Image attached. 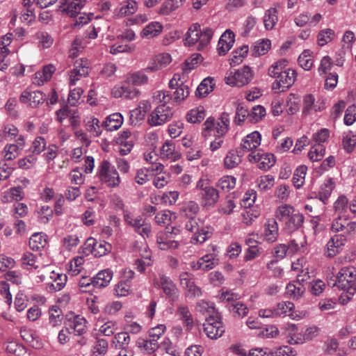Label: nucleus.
<instances>
[{
    "label": "nucleus",
    "instance_id": "1",
    "mask_svg": "<svg viewBox=\"0 0 356 356\" xmlns=\"http://www.w3.org/2000/svg\"><path fill=\"white\" fill-rule=\"evenodd\" d=\"M199 209L198 204L194 201L186 202L181 209V215L188 218L185 223V228L193 233L191 238L193 243H202L211 236L209 227H205L203 222L195 218Z\"/></svg>",
    "mask_w": 356,
    "mask_h": 356
},
{
    "label": "nucleus",
    "instance_id": "2",
    "mask_svg": "<svg viewBox=\"0 0 356 356\" xmlns=\"http://www.w3.org/2000/svg\"><path fill=\"white\" fill-rule=\"evenodd\" d=\"M275 216L280 222L284 223L283 230L288 234L299 229L305 221L303 214L290 204L278 207L275 211Z\"/></svg>",
    "mask_w": 356,
    "mask_h": 356
},
{
    "label": "nucleus",
    "instance_id": "3",
    "mask_svg": "<svg viewBox=\"0 0 356 356\" xmlns=\"http://www.w3.org/2000/svg\"><path fill=\"white\" fill-rule=\"evenodd\" d=\"M229 116L227 113H222L221 116L215 120L214 118L209 117L204 123V131H215V136L217 137L215 140L211 143L210 149L211 151H215L220 148L223 143V140L221 137L225 136L229 127Z\"/></svg>",
    "mask_w": 356,
    "mask_h": 356
},
{
    "label": "nucleus",
    "instance_id": "4",
    "mask_svg": "<svg viewBox=\"0 0 356 356\" xmlns=\"http://www.w3.org/2000/svg\"><path fill=\"white\" fill-rule=\"evenodd\" d=\"M213 32L210 28L201 29L200 26L194 24L190 26L184 39V44L187 46L197 44V49L202 50L209 44Z\"/></svg>",
    "mask_w": 356,
    "mask_h": 356
},
{
    "label": "nucleus",
    "instance_id": "5",
    "mask_svg": "<svg viewBox=\"0 0 356 356\" xmlns=\"http://www.w3.org/2000/svg\"><path fill=\"white\" fill-rule=\"evenodd\" d=\"M330 230L347 241L356 234V221L348 216L339 215L332 220Z\"/></svg>",
    "mask_w": 356,
    "mask_h": 356
},
{
    "label": "nucleus",
    "instance_id": "6",
    "mask_svg": "<svg viewBox=\"0 0 356 356\" xmlns=\"http://www.w3.org/2000/svg\"><path fill=\"white\" fill-rule=\"evenodd\" d=\"M97 177L99 181L108 188H116L121 183V178L115 167L108 161L103 160L97 170Z\"/></svg>",
    "mask_w": 356,
    "mask_h": 356
},
{
    "label": "nucleus",
    "instance_id": "7",
    "mask_svg": "<svg viewBox=\"0 0 356 356\" xmlns=\"http://www.w3.org/2000/svg\"><path fill=\"white\" fill-rule=\"evenodd\" d=\"M356 280V269L353 266L343 267L337 273L333 286L346 291L350 296L354 295L352 286Z\"/></svg>",
    "mask_w": 356,
    "mask_h": 356
},
{
    "label": "nucleus",
    "instance_id": "8",
    "mask_svg": "<svg viewBox=\"0 0 356 356\" xmlns=\"http://www.w3.org/2000/svg\"><path fill=\"white\" fill-rule=\"evenodd\" d=\"M180 233L178 228L166 227L164 232H159L156 235V243L162 250H175L178 248L179 242L175 239Z\"/></svg>",
    "mask_w": 356,
    "mask_h": 356
},
{
    "label": "nucleus",
    "instance_id": "9",
    "mask_svg": "<svg viewBox=\"0 0 356 356\" xmlns=\"http://www.w3.org/2000/svg\"><path fill=\"white\" fill-rule=\"evenodd\" d=\"M203 332L211 339H217L225 332V327L220 314L206 317L203 323Z\"/></svg>",
    "mask_w": 356,
    "mask_h": 356
},
{
    "label": "nucleus",
    "instance_id": "10",
    "mask_svg": "<svg viewBox=\"0 0 356 356\" xmlns=\"http://www.w3.org/2000/svg\"><path fill=\"white\" fill-rule=\"evenodd\" d=\"M153 285L155 288L161 289L166 297L172 301H175L178 297V289L168 276L163 274H159L153 280Z\"/></svg>",
    "mask_w": 356,
    "mask_h": 356
},
{
    "label": "nucleus",
    "instance_id": "11",
    "mask_svg": "<svg viewBox=\"0 0 356 356\" xmlns=\"http://www.w3.org/2000/svg\"><path fill=\"white\" fill-rule=\"evenodd\" d=\"M229 76L225 77L226 83L233 86L242 87L248 84L252 79V72L248 66L231 72Z\"/></svg>",
    "mask_w": 356,
    "mask_h": 356
},
{
    "label": "nucleus",
    "instance_id": "12",
    "mask_svg": "<svg viewBox=\"0 0 356 356\" xmlns=\"http://www.w3.org/2000/svg\"><path fill=\"white\" fill-rule=\"evenodd\" d=\"M173 115L172 108L165 104L158 106L148 118L151 126H160L170 121Z\"/></svg>",
    "mask_w": 356,
    "mask_h": 356
},
{
    "label": "nucleus",
    "instance_id": "13",
    "mask_svg": "<svg viewBox=\"0 0 356 356\" xmlns=\"http://www.w3.org/2000/svg\"><path fill=\"white\" fill-rule=\"evenodd\" d=\"M297 74L294 70L287 68L282 74L275 76V81L273 83V90L275 92H281L288 90L294 83Z\"/></svg>",
    "mask_w": 356,
    "mask_h": 356
},
{
    "label": "nucleus",
    "instance_id": "14",
    "mask_svg": "<svg viewBox=\"0 0 356 356\" xmlns=\"http://www.w3.org/2000/svg\"><path fill=\"white\" fill-rule=\"evenodd\" d=\"M90 72V64L87 59H78L74 63V67L69 72L70 86L76 85V82L82 77L88 75Z\"/></svg>",
    "mask_w": 356,
    "mask_h": 356
},
{
    "label": "nucleus",
    "instance_id": "15",
    "mask_svg": "<svg viewBox=\"0 0 356 356\" xmlns=\"http://www.w3.org/2000/svg\"><path fill=\"white\" fill-rule=\"evenodd\" d=\"M83 249L85 254L91 253L96 257H100L111 251V245L104 241L97 242L95 238H89L85 242Z\"/></svg>",
    "mask_w": 356,
    "mask_h": 356
},
{
    "label": "nucleus",
    "instance_id": "16",
    "mask_svg": "<svg viewBox=\"0 0 356 356\" xmlns=\"http://www.w3.org/2000/svg\"><path fill=\"white\" fill-rule=\"evenodd\" d=\"M248 160L252 163H257L259 168L268 170L275 163V158L273 154L258 151L251 152L248 155Z\"/></svg>",
    "mask_w": 356,
    "mask_h": 356
},
{
    "label": "nucleus",
    "instance_id": "17",
    "mask_svg": "<svg viewBox=\"0 0 356 356\" xmlns=\"http://www.w3.org/2000/svg\"><path fill=\"white\" fill-rule=\"evenodd\" d=\"M26 145L25 138L20 135L15 139V143L6 145L2 154L5 161H12L15 159L24 149Z\"/></svg>",
    "mask_w": 356,
    "mask_h": 356
},
{
    "label": "nucleus",
    "instance_id": "18",
    "mask_svg": "<svg viewBox=\"0 0 356 356\" xmlns=\"http://www.w3.org/2000/svg\"><path fill=\"white\" fill-rule=\"evenodd\" d=\"M218 264V259L215 253L207 254L200 258L196 262L191 263L194 270L209 271Z\"/></svg>",
    "mask_w": 356,
    "mask_h": 356
},
{
    "label": "nucleus",
    "instance_id": "19",
    "mask_svg": "<svg viewBox=\"0 0 356 356\" xmlns=\"http://www.w3.org/2000/svg\"><path fill=\"white\" fill-rule=\"evenodd\" d=\"M45 98V94L41 91H29L25 90L22 92L19 101L23 104L29 103L32 108H36L44 102Z\"/></svg>",
    "mask_w": 356,
    "mask_h": 356
},
{
    "label": "nucleus",
    "instance_id": "20",
    "mask_svg": "<svg viewBox=\"0 0 356 356\" xmlns=\"http://www.w3.org/2000/svg\"><path fill=\"white\" fill-rule=\"evenodd\" d=\"M325 109V104L321 99L316 100L312 94L306 95L303 99L302 113L309 115L314 112L321 111Z\"/></svg>",
    "mask_w": 356,
    "mask_h": 356
},
{
    "label": "nucleus",
    "instance_id": "21",
    "mask_svg": "<svg viewBox=\"0 0 356 356\" xmlns=\"http://www.w3.org/2000/svg\"><path fill=\"white\" fill-rule=\"evenodd\" d=\"M346 241L341 236L334 235L326 244L325 255L327 257L332 258L340 252L343 246L345 245Z\"/></svg>",
    "mask_w": 356,
    "mask_h": 356
},
{
    "label": "nucleus",
    "instance_id": "22",
    "mask_svg": "<svg viewBox=\"0 0 356 356\" xmlns=\"http://www.w3.org/2000/svg\"><path fill=\"white\" fill-rule=\"evenodd\" d=\"M279 235V227L277 221L273 218L267 219L264 225L263 236L268 243H274Z\"/></svg>",
    "mask_w": 356,
    "mask_h": 356
},
{
    "label": "nucleus",
    "instance_id": "23",
    "mask_svg": "<svg viewBox=\"0 0 356 356\" xmlns=\"http://www.w3.org/2000/svg\"><path fill=\"white\" fill-rule=\"evenodd\" d=\"M261 134L255 131L248 134L241 143V150L245 152H255L253 151L261 144Z\"/></svg>",
    "mask_w": 356,
    "mask_h": 356
},
{
    "label": "nucleus",
    "instance_id": "24",
    "mask_svg": "<svg viewBox=\"0 0 356 356\" xmlns=\"http://www.w3.org/2000/svg\"><path fill=\"white\" fill-rule=\"evenodd\" d=\"M235 35L229 29L226 30L220 36L218 44L217 50L220 55H225L232 47L234 43Z\"/></svg>",
    "mask_w": 356,
    "mask_h": 356
},
{
    "label": "nucleus",
    "instance_id": "25",
    "mask_svg": "<svg viewBox=\"0 0 356 356\" xmlns=\"http://www.w3.org/2000/svg\"><path fill=\"white\" fill-rule=\"evenodd\" d=\"M50 277L52 280V282L49 283L47 285V289L50 293L59 291L66 285L67 281V276L66 274L56 273L53 271L51 272Z\"/></svg>",
    "mask_w": 356,
    "mask_h": 356
},
{
    "label": "nucleus",
    "instance_id": "26",
    "mask_svg": "<svg viewBox=\"0 0 356 356\" xmlns=\"http://www.w3.org/2000/svg\"><path fill=\"white\" fill-rule=\"evenodd\" d=\"M130 226L134 228L135 232L140 234L144 238H148L152 235V226L150 223L147 222L140 216L135 218V220H133Z\"/></svg>",
    "mask_w": 356,
    "mask_h": 356
},
{
    "label": "nucleus",
    "instance_id": "27",
    "mask_svg": "<svg viewBox=\"0 0 356 356\" xmlns=\"http://www.w3.org/2000/svg\"><path fill=\"white\" fill-rule=\"evenodd\" d=\"M113 277V272L110 268L100 270L96 276L93 277V285L97 289L106 287L110 284Z\"/></svg>",
    "mask_w": 356,
    "mask_h": 356
},
{
    "label": "nucleus",
    "instance_id": "28",
    "mask_svg": "<svg viewBox=\"0 0 356 356\" xmlns=\"http://www.w3.org/2000/svg\"><path fill=\"white\" fill-rule=\"evenodd\" d=\"M56 70V68L53 64L44 66L41 71L35 73L33 83L40 86L44 82L49 81Z\"/></svg>",
    "mask_w": 356,
    "mask_h": 356
},
{
    "label": "nucleus",
    "instance_id": "29",
    "mask_svg": "<svg viewBox=\"0 0 356 356\" xmlns=\"http://www.w3.org/2000/svg\"><path fill=\"white\" fill-rule=\"evenodd\" d=\"M67 324L70 329L72 330L77 335H82L86 332V320L79 315L74 316L67 320Z\"/></svg>",
    "mask_w": 356,
    "mask_h": 356
},
{
    "label": "nucleus",
    "instance_id": "30",
    "mask_svg": "<svg viewBox=\"0 0 356 356\" xmlns=\"http://www.w3.org/2000/svg\"><path fill=\"white\" fill-rule=\"evenodd\" d=\"M161 158L163 159H171L174 161L181 158V154L175 152V144L172 141H166L163 143L160 151Z\"/></svg>",
    "mask_w": 356,
    "mask_h": 356
},
{
    "label": "nucleus",
    "instance_id": "31",
    "mask_svg": "<svg viewBox=\"0 0 356 356\" xmlns=\"http://www.w3.org/2000/svg\"><path fill=\"white\" fill-rule=\"evenodd\" d=\"M334 188L335 182L333 179H326L319 188L318 193L319 200L324 204H326Z\"/></svg>",
    "mask_w": 356,
    "mask_h": 356
},
{
    "label": "nucleus",
    "instance_id": "32",
    "mask_svg": "<svg viewBox=\"0 0 356 356\" xmlns=\"http://www.w3.org/2000/svg\"><path fill=\"white\" fill-rule=\"evenodd\" d=\"M123 123V117L120 113H114L109 115L103 122V125L108 131H113L120 129Z\"/></svg>",
    "mask_w": 356,
    "mask_h": 356
},
{
    "label": "nucleus",
    "instance_id": "33",
    "mask_svg": "<svg viewBox=\"0 0 356 356\" xmlns=\"http://www.w3.org/2000/svg\"><path fill=\"white\" fill-rule=\"evenodd\" d=\"M242 156L241 150H230L224 159L225 167L227 169L236 167L241 162Z\"/></svg>",
    "mask_w": 356,
    "mask_h": 356
},
{
    "label": "nucleus",
    "instance_id": "34",
    "mask_svg": "<svg viewBox=\"0 0 356 356\" xmlns=\"http://www.w3.org/2000/svg\"><path fill=\"white\" fill-rule=\"evenodd\" d=\"M195 309L207 317L219 314L215 308L214 304L204 300H201L196 303Z\"/></svg>",
    "mask_w": 356,
    "mask_h": 356
},
{
    "label": "nucleus",
    "instance_id": "35",
    "mask_svg": "<svg viewBox=\"0 0 356 356\" xmlns=\"http://www.w3.org/2000/svg\"><path fill=\"white\" fill-rule=\"evenodd\" d=\"M177 313L179 318L183 321L186 330H191L193 327V318L188 307L184 305L178 306Z\"/></svg>",
    "mask_w": 356,
    "mask_h": 356
},
{
    "label": "nucleus",
    "instance_id": "36",
    "mask_svg": "<svg viewBox=\"0 0 356 356\" xmlns=\"http://www.w3.org/2000/svg\"><path fill=\"white\" fill-rule=\"evenodd\" d=\"M138 3L135 0H126L121 3L118 15L125 17L134 14L138 10Z\"/></svg>",
    "mask_w": 356,
    "mask_h": 356
},
{
    "label": "nucleus",
    "instance_id": "37",
    "mask_svg": "<svg viewBox=\"0 0 356 356\" xmlns=\"http://www.w3.org/2000/svg\"><path fill=\"white\" fill-rule=\"evenodd\" d=\"M286 290V293L290 298L298 300L302 297L306 288L305 286H302L300 284H295L293 282H290L287 284Z\"/></svg>",
    "mask_w": 356,
    "mask_h": 356
},
{
    "label": "nucleus",
    "instance_id": "38",
    "mask_svg": "<svg viewBox=\"0 0 356 356\" xmlns=\"http://www.w3.org/2000/svg\"><path fill=\"white\" fill-rule=\"evenodd\" d=\"M200 195L205 206H213L219 198L218 191L212 186H210L203 192H200Z\"/></svg>",
    "mask_w": 356,
    "mask_h": 356
},
{
    "label": "nucleus",
    "instance_id": "39",
    "mask_svg": "<svg viewBox=\"0 0 356 356\" xmlns=\"http://www.w3.org/2000/svg\"><path fill=\"white\" fill-rule=\"evenodd\" d=\"M307 245V239L305 234L301 232L297 238H291L289 243V248L292 252H304Z\"/></svg>",
    "mask_w": 356,
    "mask_h": 356
},
{
    "label": "nucleus",
    "instance_id": "40",
    "mask_svg": "<svg viewBox=\"0 0 356 356\" xmlns=\"http://www.w3.org/2000/svg\"><path fill=\"white\" fill-rule=\"evenodd\" d=\"M271 47V42L268 39H260L252 47V55L259 56L266 54Z\"/></svg>",
    "mask_w": 356,
    "mask_h": 356
},
{
    "label": "nucleus",
    "instance_id": "41",
    "mask_svg": "<svg viewBox=\"0 0 356 356\" xmlns=\"http://www.w3.org/2000/svg\"><path fill=\"white\" fill-rule=\"evenodd\" d=\"M277 21V10L276 8H270L265 12L264 24L266 30H272Z\"/></svg>",
    "mask_w": 356,
    "mask_h": 356
},
{
    "label": "nucleus",
    "instance_id": "42",
    "mask_svg": "<svg viewBox=\"0 0 356 356\" xmlns=\"http://www.w3.org/2000/svg\"><path fill=\"white\" fill-rule=\"evenodd\" d=\"M163 27L160 23L152 22L147 25L141 32V37L143 38H152L157 36L161 31Z\"/></svg>",
    "mask_w": 356,
    "mask_h": 356
},
{
    "label": "nucleus",
    "instance_id": "43",
    "mask_svg": "<svg viewBox=\"0 0 356 356\" xmlns=\"http://www.w3.org/2000/svg\"><path fill=\"white\" fill-rule=\"evenodd\" d=\"M136 346L141 351L147 354L154 352L159 346L156 339H151L148 340L144 338L138 339Z\"/></svg>",
    "mask_w": 356,
    "mask_h": 356
},
{
    "label": "nucleus",
    "instance_id": "44",
    "mask_svg": "<svg viewBox=\"0 0 356 356\" xmlns=\"http://www.w3.org/2000/svg\"><path fill=\"white\" fill-rule=\"evenodd\" d=\"M185 1L186 0H167L161 5L159 13L161 15H168L181 7Z\"/></svg>",
    "mask_w": 356,
    "mask_h": 356
},
{
    "label": "nucleus",
    "instance_id": "45",
    "mask_svg": "<svg viewBox=\"0 0 356 356\" xmlns=\"http://www.w3.org/2000/svg\"><path fill=\"white\" fill-rule=\"evenodd\" d=\"M119 96H123L127 99H134L139 96L140 92L137 89L135 86L127 83V80L120 87Z\"/></svg>",
    "mask_w": 356,
    "mask_h": 356
},
{
    "label": "nucleus",
    "instance_id": "46",
    "mask_svg": "<svg viewBox=\"0 0 356 356\" xmlns=\"http://www.w3.org/2000/svg\"><path fill=\"white\" fill-rule=\"evenodd\" d=\"M6 350L13 356H31L30 352L23 345L16 342L8 343Z\"/></svg>",
    "mask_w": 356,
    "mask_h": 356
},
{
    "label": "nucleus",
    "instance_id": "47",
    "mask_svg": "<svg viewBox=\"0 0 356 356\" xmlns=\"http://www.w3.org/2000/svg\"><path fill=\"white\" fill-rule=\"evenodd\" d=\"M288 61L286 59H280L273 64L268 69V75L273 78L280 76L286 71Z\"/></svg>",
    "mask_w": 356,
    "mask_h": 356
},
{
    "label": "nucleus",
    "instance_id": "48",
    "mask_svg": "<svg viewBox=\"0 0 356 356\" xmlns=\"http://www.w3.org/2000/svg\"><path fill=\"white\" fill-rule=\"evenodd\" d=\"M21 265L25 269H37L39 266L37 264V256L31 252H25L21 258Z\"/></svg>",
    "mask_w": 356,
    "mask_h": 356
},
{
    "label": "nucleus",
    "instance_id": "49",
    "mask_svg": "<svg viewBox=\"0 0 356 356\" xmlns=\"http://www.w3.org/2000/svg\"><path fill=\"white\" fill-rule=\"evenodd\" d=\"M213 79L208 77L204 79L198 86L195 94L199 97H205L213 90Z\"/></svg>",
    "mask_w": 356,
    "mask_h": 356
},
{
    "label": "nucleus",
    "instance_id": "50",
    "mask_svg": "<svg viewBox=\"0 0 356 356\" xmlns=\"http://www.w3.org/2000/svg\"><path fill=\"white\" fill-rule=\"evenodd\" d=\"M307 171L306 165L298 166L293 174V183L296 188H300L305 183V179Z\"/></svg>",
    "mask_w": 356,
    "mask_h": 356
},
{
    "label": "nucleus",
    "instance_id": "51",
    "mask_svg": "<svg viewBox=\"0 0 356 356\" xmlns=\"http://www.w3.org/2000/svg\"><path fill=\"white\" fill-rule=\"evenodd\" d=\"M205 117V110L203 106L191 109L186 115V120L191 123L200 122Z\"/></svg>",
    "mask_w": 356,
    "mask_h": 356
},
{
    "label": "nucleus",
    "instance_id": "52",
    "mask_svg": "<svg viewBox=\"0 0 356 356\" xmlns=\"http://www.w3.org/2000/svg\"><path fill=\"white\" fill-rule=\"evenodd\" d=\"M127 83L134 86L146 84L148 81L147 76L143 72H136L127 76Z\"/></svg>",
    "mask_w": 356,
    "mask_h": 356
},
{
    "label": "nucleus",
    "instance_id": "53",
    "mask_svg": "<svg viewBox=\"0 0 356 356\" xmlns=\"http://www.w3.org/2000/svg\"><path fill=\"white\" fill-rule=\"evenodd\" d=\"M66 3V13L70 17H74L79 14L81 10L85 6L86 0H72V1Z\"/></svg>",
    "mask_w": 356,
    "mask_h": 356
},
{
    "label": "nucleus",
    "instance_id": "54",
    "mask_svg": "<svg viewBox=\"0 0 356 356\" xmlns=\"http://www.w3.org/2000/svg\"><path fill=\"white\" fill-rule=\"evenodd\" d=\"M325 152V149L323 145L314 144L308 152V157L312 162L318 161L323 158Z\"/></svg>",
    "mask_w": 356,
    "mask_h": 356
},
{
    "label": "nucleus",
    "instance_id": "55",
    "mask_svg": "<svg viewBox=\"0 0 356 356\" xmlns=\"http://www.w3.org/2000/svg\"><path fill=\"white\" fill-rule=\"evenodd\" d=\"M300 66L305 70H309L314 65V60L312 58V52L309 49L304 50L298 59Z\"/></svg>",
    "mask_w": 356,
    "mask_h": 356
},
{
    "label": "nucleus",
    "instance_id": "56",
    "mask_svg": "<svg viewBox=\"0 0 356 356\" xmlns=\"http://www.w3.org/2000/svg\"><path fill=\"white\" fill-rule=\"evenodd\" d=\"M288 342L291 344H299V339L301 338L302 330L298 332V328L295 324H289L286 328Z\"/></svg>",
    "mask_w": 356,
    "mask_h": 356
},
{
    "label": "nucleus",
    "instance_id": "57",
    "mask_svg": "<svg viewBox=\"0 0 356 356\" xmlns=\"http://www.w3.org/2000/svg\"><path fill=\"white\" fill-rule=\"evenodd\" d=\"M49 324L52 327L60 325L63 321V314L61 309L56 305L52 306L49 309Z\"/></svg>",
    "mask_w": 356,
    "mask_h": 356
},
{
    "label": "nucleus",
    "instance_id": "58",
    "mask_svg": "<svg viewBox=\"0 0 356 356\" xmlns=\"http://www.w3.org/2000/svg\"><path fill=\"white\" fill-rule=\"evenodd\" d=\"M46 238L40 233L33 234L29 238V247L33 250H39L46 245Z\"/></svg>",
    "mask_w": 356,
    "mask_h": 356
},
{
    "label": "nucleus",
    "instance_id": "59",
    "mask_svg": "<svg viewBox=\"0 0 356 356\" xmlns=\"http://www.w3.org/2000/svg\"><path fill=\"white\" fill-rule=\"evenodd\" d=\"M113 344L115 348H125L130 342V337L127 332H122L116 334L113 339Z\"/></svg>",
    "mask_w": 356,
    "mask_h": 356
},
{
    "label": "nucleus",
    "instance_id": "60",
    "mask_svg": "<svg viewBox=\"0 0 356 356\" xmlns=\"http://www.w3.org/2000/svg\"><path fill=\"white\" fill-rule=\"evenodd\" d=\"M190 94L189 87L184 83H180V85L176 88L173 94V100L176 102H181L184 101Z\"/></svg>",
    "mask_w": 356,
    "mask_h": 356
},
{
    "label": "nucleus",
    "instance_id": "61",
    "mask_svg": "<svg viewBox=\"0 0 356 356\" xmlns=\"http://www.w3.org/2000/svg\"><path fill=\"white\" fill-rule=\"evenodd\" d=\"M236 181V179L234 177L225 175L218 180L217 186L222 191L228 192L235 187Z\"/></svg>",
    "mask_w": 356,
    "mask_h": 356
},
{
    "label": "nucleus",
    "instance_id": "62",
    "mask_svg": "<svg viewBox=\"0 0 356 356\" xmlns=\"http://www.w3.org/2000/svg\"><path fill=\"white\" fill-rule=\"evenodd\" d=\"M86 126L87 130L94 137H97L102 134V127H104L103 124H100L99 120L96 118H92L88 120Z\"/></svg>",
    "mask_w": 356,
    "mask_h": 356
},
{
    "label": "nucleus",
    "instance_id": "63",
    "mask_svg": "<svg viewBox=\"0 0 356 356\" xmlns=\"http://www.w3.org/2000/svg\"><path fill=\"white\" fill-rule=\"evenodd\" d=\"M150 170L148 168L138 169L134 176V181L139 185H143L150 180Z\"/></svg>",
    "mask_w": 356,
    "mask_h": 356
},
{
    "label": "nucleus",
    "instance_id": "64",
    "mask_svg": "<svg viewBox=\"0 0 356 356\" xmlns=\"http://www.w3.org/2000/svg\"><path fill=\"white\" fill-rule=\"evenodd\" d=\"M348 199L344 195H341L334 202V209L336 213L342 215L346 213L348 207Z\"/></svg>",
    "mask_w": 356,
    "mask_h": 356
}]
</instances>
